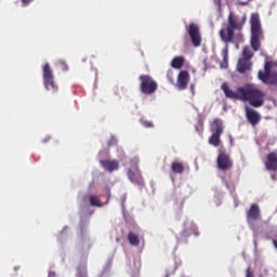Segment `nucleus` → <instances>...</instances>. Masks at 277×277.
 <instances>
[{
  "label": "nucleus",
  "instance_id": "nucleus-1",
  "mask_svg": "<svg viewBox=\"0 0 277 277\" xmlns=\"http://www.w3.org/2000/svg\"><path fill=\"white\" fill-rule=\"evenodd\" d=\"M221 89L229 100H242L243 102H249V104L255 108L264 105L265 93L255 84L248 83L243 87H238L237 90L234 91L227 82H223Z\"/></svg>",
  "mask_w": 277,
  "mask_h": 277
},
{
  "label": "nucleus",
  "instance_id": "nucleus-2",
  "mask_svg": "<svg viewBox=\"0 0 277 277\" xmlns=\"http://www.w3.org/2000/svg\"><path fill=\"white\" fill-rule=\"evenodd\" d=\"M247 22V15L239 17L235 15L233 11L228 14L227 24L225 28H221L220 37L222 41H225L226 45L222 50L223 61L221 62V67L226 69L228 67L229 61V45L228 43L234 41L235 39V30H242L245 24Z\"/></svg>",
  "mask_w": 277,
  "mask_h": 277
},
{
  "label": "nucleus",
  "instance_id": "nucleus-3",
  "mask_svg": "<svg viewBox=\"0 0 277 277\" xmlns=\"http://www.w3.org/2000/svg\"><path fill=\"white\" fill-rule=\"evenodd\" d=\"M251 39L250 43L252 49L258 52L261 48V37L263 36L262 22L259 13H252L250 17Z\"/></svg>",
  "mask_w": 277,
  "mask_h": 277
},
{
  "label": "nucleus",
  "instance_id": "nucleus-4",
  "mask_svg": "<svg viewBox=\"0 0 277 277\" xmlns=\"http://www.w3.org/2000/svg\"><path fill=\"white\" fill-rule=\"evenodd\" d=\"M273 61H265L264 70L258 72L259 79L265 84H277V71H273Z\"/></svg>",
  "mask_w": 277,
  "mask_h": 277
},
{
  "label": "nucleus",
  "instance_id": "nucleus-5",
  "mask_svg": "<svg viewBox=\"0 0 277 277\" xmlns=\"http://www.w3.org/2000/svg\"><path fill=\"white\" fill-rule=\"evenodd\" d=\"M138 80H141V93H144L145 95H151L153 93H156L158 89V82L153 78V76H149L148 74H142L138 77Z\"/></svg>",
  "mask_w": 277,
  "mask_h": 277
},
{
  "label": "nucleus",
  "instance_id": "nucleus-6",
  "mask_svg": "<svg viewBox=\"0 0 277 277\" xmlns=\"http://www.w3.org/2000/svg\"><path fill=\"white\" fill-rule=\"evenodd\" d=\"M43 72V83L45 89L56 93L58 91V84L54 81V74L50 63H45L42 69Z\"/></svg>",
  "mask_w": 277,
  "mask_h": 277
},
{
  "label": "nucleus",
  "instance_id": "nucleus-7",
  "mask_svg": "<svg viewBox=\"0 0 277 277\" xmlns=\"http://www.w3.org/2000/svg\"><path fill=\"white\" fill-rule=\"evenodd\" d=\"M216 164L221 171H229L233 169L234 162L226 151H223V149H219L217 158H216Z\"/></svg>",
  "mask_w": 277,
  "mask_h": 277
},
{
  "label": "nucleus",
  "instance_id": "nucleus-8",
  "mask_svg": "<svg viewBox=\"0 0 277 277\" xmlns=\"http://www.w3.org/2000/svg\"><path fill=\"white\" fill-rule=\"evenodd\" d=\"M188 35L192 39L193 45L198 48L202 43L201 32L198 24H195V22H192L188 27Z\"/></svg>",
  "mask_w": 277,
  "mask_h": 277
},
{
  "label": "nucleus",
  "instance_id": "nucleus-9",
  "mask_svg": "<svg viewBox=\"0 0 277 277\" xmlns=\"http://www.w3.org/2000/svg\"><path fill=\"white\" fill-rule=\"evenodd\" d=\"M128 177L134 184H138V186H144L145 184L144 177L142 175V171L137 162H134V167H132L131 169H128Z\"/></svg>",
  "mask_w": 277,
  "mask_h": 277
},
{
  "label": "nucleus",
  "instance_id": "nucleus-10",
  "mask_svg": "<svg viewBox=\"0 0 277 277\" xmlns=\"http://www.w3.org/2000/svg\"><path fill=\"white\" fill-rule=\"evenodd\" d=\"M246 117L252 126H258L262 119V115L251 106H245Z\"/></svg>",
  "mask_w": 277,
  "mask_h": 277
},
{
  "label": "nucleus",
  "instance_id": "nucleus-11",
  "mask_svg": "<svg viewBox=\"0 0 277 277\" xmlns=\"http://www.w3.org/2000/svg\"><path fill=\"white\" fill-rule=\"evenodd\" d=\"M262 212L259 203H251L249 210H247V221L252 223V221H258L261 219Z\"/></svg>",
  "mask_w": 277,
  "mask_h": 277
},
{
  "label": "nucleus",
  "instance_id": "nucleus-12",
  "mask_svg": "<svg viewBox=\"0 0 277 277\" xmlns=\"http://www.w3.org/2000/svg\"><path fill=\"white\" fill-rule=\"evenodd\" d=\"M189 80H190L189 71H187L186 69H183L182 71H180L177 76V81H176L177 89L180 90L187 89V84Z\"/></svg>",
  "mask_w": 277,
  "mask_h": 277
},
{
  "label": "nucleus",
  "instance_id": "nucleus-13",
  "mask_svg": "<svg viewBox=\"0 0 277 277\" xmlns=\"http://www.w3.org/2000/svg\"><path fill=\"white\" fill-rule=\"evenodd\" d=\"M265 167L268 171H277V151H269L267 154Z\"/></svg>",
  "mask_w": 277,
  "mask_h": 277
},
{
  "label": "nucleus",
  "instance_id": "nucleus-14",
  "mask_svg": "<svg viewBox=\"0 0 277 277\" xmlns=\"http://www.w3.org/2000/svg\"><path fill=\"white\" fill-rule=\"evenodd\" d=\"M252 67V63H248L247 56H241V58L238 60L237 63V70L240 71V74H245L246 71H249Z\"/></svg>",
  "mask_w": 277,
  "mask_h": 277
},
{
  "label": "nucleus",
  "instance_id": "nucleus-15",
  "mask_svg": "<svg viewBox=\"0 0 277 277\" xmlns=\"http://www.w3.org/2000/svg\"><path fill=\"white\" fill-rule=\"evenodd\" d=\"M100 162L104 169L110 173L119 169V160H100Z\"/></svg>",
  "mask_w": 277,
  "mask_h": 277
},
{
  "label": "nucleus",
  "instance_id": "nucleus-16",
  "mask_svg": "<svg viewBox=\"0 0 277 277\" xmlns=\"http://www.w3.org/2000/svg\"><path fill=\"white\" fill-rule=\"evenodd\" d=\"M211 130H215L217 134V138H221V134L224 132V126L222 119L215 118L211 122Z\"/></svg>",
  "mask_w": 277,
  "mask_h": 277
},
{
  "label": "nucleus",
  "instance_id": "nucleus-17",
  "mask_svg": "<svg viewBox=\"0 0 277 277\" xmlns=\"http://www.w3.org/2000/svg\"><path fill=\"white\" fill-rule=\"evenodd\" d=\"M185 65V56H175L173 61H171V67L174 69H182Z\"/></svg>",
  "mask_w": 277,
  "mask_h": 277
},
{
  "label": "nucleus",
  "instance_id": "nucleus-18",
  "mask_svg": "<svg viewBox=\"0 0 277 277\" xmlns=\"http://www.w3.org/2000/svg\"><path fill=\"white\" fill-rule=\"evenodd\" d=\"M242 55L246 56L248 63H252L254 52H253V50H251L250 45H245L243 47Z\"/></svg>",
  "mask_w": 277,
  "mask_h": 277
},
{
  "label": "nucleus",
  "instance_id": "nucleus-19",
  "mask_svg": "<svg viewBox=\"0 0 277 277\" xmlns=\"http://www.w3.org/2000/svg\"><path fill=\"white\" fill-rule=\"evenodd\" d=\"M171 170L173 173H184L185 164L183 162H171Z\"/></svg>",
  "mask_w": 277,
  "mask_h": 277
},
{
  "label": "nucleus",
  "instance_id": "nucleus-20",
  "mask_svg": "<svg viewBox=\"0 0 277 277\" xmlns=\"http://www.w3.org/2000/svg\"><path fill=\"white\" fill-rule=\"evenodd\" d=\"M128 240L130 241V245H134V246H138L141 242V238L138 234H135V232L128 233Z\"/></svg>",
  "mask_w": 277,
  "mask_h": 277
},
{
  "label": "nucleus",
  "instance_id": "nucleus-21",
  "mask_svg": "<svg viewBox=\"0 0 277 277\" xmlns=\"http://www.w3.org/2000/svg\"><path fill=\"white\" fill-rule=\"evenodd\" d=\"M209 143L210 145H214V147H219L221 145V138H219L216 130H212V134L209 137Z\"/></svg>",
  "mask_w": 277,
  "mask_h": 277
},
{
  "label": "nucleus",
  "instance_id": "nucleus-22",
  "mask_svg": "<svg viewBox=\"0 0 277 277\" xmlns=\"http://www.w3.org/2000/svg\"><path fill=\"white\" fill-rule=\"evenodd\" d=\"M77 277H89L87 266H78Z\"/></svg>",
  "mask_w": 277,
  "mask_h": 277
},
{
  "label": "nucleus",
  "instance_id": "nucleus-23",
  "mask_svg": "<svg viewBox=\"0 0 277 277\" xmlns=\"http://www.w3.org/2000/svg\"><path fill=\"white\" fill-rule=\"evenodd\" d=\"M89 199H90L91 206H98V207L103 206L101 199H98V197H96V195H90Z\"/></svg>",
  "mask_w": 277,
  "mask_h": 277
},
{
  "label": "nucleus",
  "instance_id": "nucleus-24",
  "mask_svg": "<svg viewBox=\"0 0 277 277\" xmlns=\"http://www.w3.org/2000/svg\"><path fill=\"white\" fill-rule=\"evenodd\" d=\"M58 65L62 67L63 71H68L69 65L66 63V61H58Z\"/></svg>",
  "mask_w": 277,
  "mask_h": 277
},
{
  "label": "nucleus",
  "instance_id": "nucleus-25",
  "mask_svg": "<svg viewBox=\"0 0 277 277\" xmlns=\"http://www.w3.org/2000/svg\"><path fill=\"white\" fill-rule=\"evenodd\" d=\"M246 277H254V273L252 271V266H248L246 268Z\"/></svg>",
  "mask_w": 277,
  "mask_h": 277
},
{
  "label": "nucleus",
  "instance_id": "nucleus-26",
  "mask_svg": "<svg viewBox=\"0 0 277 277\" xmlns=\"http://www.w3.org/2000/svg\"><path fill=\"white\" fill-rule=\"evenodd\" d=\"M142 122H143V126H145V128H153L154 126L153 121L144 120Z\"/></svg>",
  "mask_w": 277,
  "mask_h": 277
},
{
  "label": "nucleus",
  "instance_id": "nucleus-27",
  "mask_svg": "<svg viewBox=\"0 0 277 277\" xmlns=\"http://www.w3.org/2000/svg\"><path fill=\"white\" fill-rule=\"evenodd\" d=\"M34 0H22V4L23 6H28V4H30V2H32Z\"/></svg>",
  "mask_w": 277,
  "mask_h": 277
},
{
  "label": "nucleus",
  "instance_id": "nucleus-28",
  "mask_svg": "<svg viewBox=\"0 0 277 277\" xmlns=\"http://www.w3.org/2000/svg\"><path fill=\"white\" fill-rule=\"evenodd\" d=\"M167 77L169 78V80H170L171 82H174V78H173V72H172V71L168 72V74H167Z\"/></svg>",
  "mask_w": 277,
  "mask_h": 277
},
{
  "label": "nucleus",
  "instance_id": "nucleus-29",
  "mask_svg": "<svg viewBox=\"0 0 277 277\" xmlns=\"http://www.w3.org/2000/svg\"><path fill=\"white\" fill-rule=\"evenodd\" d=\"M117 143L116 138H110L108 142V145H115Z\"/></svg>",
  "mask_w": 277,
  "mask_h": 277
},
{
  "label": "nucleus",
  "instance_id": "nucleus-30",
  "mask_svg": "<svg viewBox=\"0 0 277 277\" xmlns=\"http://www.w3.org/2000/svg\"><path fill=\"white\" fill-rule=\"evenodd\" d=\"M49 277H56V273H54V271H50Z\"/></svg>",
  "mask_w": 277,
  "mask_h": 277
},
{
  "label": "nucleus",
  "instance_id": "nucleus-31",
  "mask_svg": "<svg viewBox=\"0 0 277 277\" xmlns=\"http://www.w3.org/2000/svg\"><path fill=\"white\" fill-rule=\"evenodd\" d=\"M202 128H203L202 123H198V126L196 127V130L200 131L202 130Z\"/></svg>",
  "mask_w": 277,
  "mask_h": 277
},
{
  "label": "nucleus",
  "instance_id": "nucleus-32",
  "mask_svg": "<svg viewBox=\"0 0 277 277\" xmlns=\"http://www.w3.org/2000/svg\"><path fill=\"white\" fill-rule=\"evenodd\" d=\"M190 91L192 93H195V84H190Z\"/></svg>",
  "mask_w": 277,
  "mask_h": 277
},
{
  "label": "nucleus",
  "instance_id": "nucleus-33",
  "mask_svg": "<svg viewBox=\"0 0 277 277\" xmlns=\"http://www.w3.org/2000/svg\"><path fill=\"white\" fill-rule=\"evenodd\" d=\"M273 242H274V245H275V247L277 249V239H274Z\"/></svg>",
  "mask_w": 277,
  "mask_h": 277
},
{
  "label": "nucleus",
  "instance_id": "nucleus-34",
  "mask_svg": "<svg viewBox=\"0 0 277 277\" xmlns=\"http://www.w3.org/2000/svg\"><path fill=\"white\" fill-rule=\"evenodd\" d=\"M166 277H169V275H166Z\"/></svg>",
  "mask_w": 277,
  "mask_h": 277
}]
</instances>
